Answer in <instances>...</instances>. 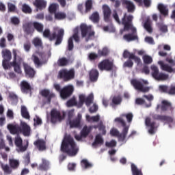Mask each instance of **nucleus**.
<instances>
[{
	"label": "nucleus",
	"mask_w": 175,
	"mask_h": 175,
	"mask_svg": "<svg viewBox=\"0 0 175 175\" xmlns=\"http://www.w3.org/2000/svg\"><path fill=\"white\" fill-rule=\"evenodd\" d=\"M22 12L23 13L31 14V13H32V9L31 8V7H29V5L27 4H23L22 5Z\"/></svg>",
	"instance_id": "864d4df0"
},
{
	"label": "nucleus",
	"mask_w": 175,
	"mask_h": 175,
	"mask_svg": "<svg viewBox=\"0 0 175 175\" xmlns=\"http://www.w3.org/2000/svg\"><path fill=\"white\" fill-rule=\"evenodd\" d=\"M144 27L147 31V32H149V33H152V27H151V20L149 18L146 20L144 24Z\"/></svg>",
	"instance_id": "e433bc0d"
},
{
	"label": "nucleus",
	"mask_w": 175,
	"mask_h": 175,
	"mask_svg": "<svg viewBox=\"0 0 175 175\" xmlns=\"http://www.w3.org/2000/svg\"><path fill=\"white\" fill-rule=\"evenodd\" d=\"M33 27L36 29V31H38V32L43 31V25H42V23H39L38 22H33Z\"/></svg>",
	"instance_id": "603ef678"
},
{
	"label": "nucleus",
	"mask_w": 175,
	"mask_h": 175,
	"mask_svg": "<svg viewBox=\"0 0 175 175\" xmlns=\"http://www.w3.org/2000/svg\"><path fill=\"white\" fill-rule=\"evenodd\" d=\"M124 66L125 68H132L133 66V62L132 59H129L126 62L124 63Z\"/></svg>",
	"instance_id": "774afa93"
},
{
	"label": "nucleus",
	"mask_w": 175,
	"mask_h": 175,
	"mask_svg": "<svg viewBox=\"0 0 175 175\" xmlns=\"http://www.w3.org/2000/svg\"><path fill=\"white\" fill-rule=\"evenodd\" d=\"M23 69L25 71V73L27 77H29V79H33L35 77V75L36 74V71L31 67V66L28 65V64L23 62Z\"/></svg>",
	"instance_id": "a211bd4d"
},
{
	"label": "nucleus",
	"mask_w": 175,
	"mask_h": 175,
	"mask_svg": "<svg viewBox=\"0 0 175 175\" xmlns=\"http://www.w3.org/2000/svg\"><path fill=\"white\" fill-rule=\"evenodd\" d=\"M92 131V126H89L88 127L87 126H84L82 131H81V135L83 136V137H87V136L90 135Z\"/></svg>",
	"instance_id": "f704fd0d"
},
{
	"label": "nucleus",
	"mask_w": 175,
	"mask_h": 175,
	"mask_svg": "<svg viewBox=\"0 0 175 175\" xmlns=\"http://www.w3.org/2000/svg\"><path fill=\"white\" fill-rule=\"evenodd\" d=\"M33 144L39 151H44V140L37 139Z\"/></svg>",
	"instance_id": "7c9ffc66"
},
{
	"label": "nucleus",
	"mask_w": 175,
	"mask_h": 175,
	"mask_svg": "<svg viewBox=\"0 0 175 175\" xmlns=\"http://www.w3.org/2000/svg\"><path fill=\"white\" fill-rule=\"evenodd\" d=\"M158 10H159L161 14L163 16H168L169 14V10L162 3L158 5Z\"/></svg>",
	"instance_id": "473e14b6"
},
{
	"label": "nucleus",
	"mask_w": 175,
	"mask_h": 175,
	"mask_svg": "<svg viewBox=\"0 0 175 175\" xmlns=\"http://www.w3.org/2000/svg\"><path fill=\"white\" fill-rule=\"evenodd\" d=\"M90 20L92 21L94 23H99V13L98 12H94L90 16Z\"/></svg>",
	"instance_id": "c03bdc74"
},
{
	"label": "nucleus",
	"mask_w": 175,
	"mask_h": 175,
	"mask_svg": "<svg viewBox=\"0 0 175 175\" xmlns=\"http://www.w3.org/2000/svg\"><path fill=\"white\" fill-rule=\"evenodd\" d=\"M98 57H106L109 54V49L107 48H103L102 50L98 51Z\"/></svg>",
	"instance_id": "5fc2aeb1"
},
{
	"label": "nucleus",
	"mask_w": 175,
	"mask_h": 175,
	"mask_svg": "<svg viewBox=\"0 0 175 175\" xmlns=\"http://www.w3.org/2000/svg\"><path fill=\"white\" fill-rule=\"evenodd\" d=\"M115 122L120 124V125H122V126L123 127V129H124V128H128V131H129V126H126V123L125 122V120H124L122 118H115Z\"/></svg>",
	"instance_id": "de8ad7c7"
},
{
	"label": "nucleus",
	"mask_w": 175,
	"mask_h": 175,
	"mask_svg": "<svg viewBox=\"0 0 175 175\" xmlns=\"http://www.w3.org/2000/svg\"><path fill=\"white\" fill-rule=\"evenodd\" d=\"M66 18V14L62 12L55 13V20H65Z\"/></svg>",
	"instance_id": "49530a36"
},
{
	"label": "nucleus",
	"mask_w": 175,
	"mask_h": 175,
	"mask_svg": "<svg viewBox=\"0 0 175 175\" xmlns=\"http://www.w3.org/2000/svg\"><path fill=\"white\" fill-rule=\"evenodd\" d=\"M102 9L104 21L105 23H110L111 21V9H110V7L106 4L103 5Z\"/></svg>",
	"instance_id": "dca6fc26"
},
{
	"label": "nucleus",
	"mask_w": 175,
	"mask_h": 175,
	"mask_svg": "<svg viewBox=\"0 0 175 175\" xmlns=\"http://www.w3.org/2000/svg\"><path fill=\"white\" fill-rule=\"evenodd\" d=\"M61 150L63 152H66L70 157H75L77 155L79 152V148L75 142V139L70 135H65L62 143Z\"/></svg>",
	"instance_id": "f03ea898"
},
{
	"label": "nucleus",
	"mask_w": 175,
	"mask_h": 175,
	"mask_svg": "<svg viewBox=\"0 0 175 175\" xmlns=\"http://www.w3.org/2000/svg\"><path fill=\"white\" fill-rule=\"evenodd\" d=\"M159 91H160V92H163L164 94H168L169 86H167L166 85H160L159 86Z\"/></svg>",
	"instance_id": "13d9d810"
},
{
	"label": "nucleus",
	"mask_w": 175,
	"mask_h": 175,
	"mask_svg": "<svg viewBox=\"0 0 175 175\" xmlns=\"http://www.w3.org/2000/svg\"><path fill=\"white\" fill-rule=\"evenodd\" d=\"M110 134L111 136H116L120 140V142H124L126 139V135H128V127L122 129L121 133L116 129H111L110 131Z\"/></svg>",
	"instance_id": "1a4fd4ad"
},
{
	"label": "nucleus",
	"mask_w": 175,
	"mask_h": 175,
	"mask_svg": "<svg viewBox=\"0 0 175 175\" xmlns=\"http://www.w3.org/2000/svg\"><path fill=\"white\" fill-rule=\"evenodd\" d=\"M131 84L135 90H137L141 92H148V91H150L149 87H144V85H143L142 82L136 79H133L131 81Z\"/></svg>",
	"instance_id": "4468645a"
},
{
	"label": "nucleus",
	"mask_w": 175,
	"mask_h": 175,
	"mask_svg": "<svg viewBox=\"0 0 175 175\" xmlns=\"http://www.w3.org/2000/svg\"><path fill=\"white\" fill-rule=\"evenodd\" d=\"M75 68H71L69 70L68 69H62L59 72V79H62L64 81H70L75 79Z\"/></svg>",
	"instance_id": "423d86ee"
},
{
	"label": "nucleus",
	"mask_w": 175,
	"mask_h": 175,
	"mask_svg": "<svg viewBox=\"0 0 175 175\" xmlns=\"http://www.w3.org/2000/svg\"><path fill=\"white\" fill-rule=\"evenodd\" d=\"M88 58L90 61H95L96 59H98V58H100V57L98 54H96L92 52L89 54Z\"/></svg>",
	"instance_id": "052dcab7"
},
{
	"label": "nucleus",
	"mask_w": 175,
	"mask_h": 175,
	"mask_svg": "<svg viewBox=\"0 0 175 175\" xmlns=\"http://www.w3.org/2000/svg\"><path fill=\"white\" fill-rule=\"evenodd\" d=\"M81 166L82 169H91L92 163H90L88 160L83 159L81 161Z\"/></svg>",
	"instance_id": "58836bf2"
},
{
	"label": "nucleus",
	"mask_w": 175,
	"mask_h": 175,
	"mask_svg": "<svg viewBox=\"0 0 175 175\" xmlns=\"http://www.w3.org/2000/svg\"><path fill=\"white\" fill-rule=\"evenodd\" d=\"M51 121L52 124H55L57 121H62V116L61 112L57 109H52L51 111Z\"/></svg>",
	"instance_id": "412c9836"
},
{
	"label": "nucleus",
	"mask_w": 175,
	"mask_h": 175,
	"mask_svg": "<svg viewBox=\"0 0 175 175\" xmlns=\"http://www.w3.org/2000/svg\"><path fill=\"white\" fill-rule=\"evenodd\" d=\"M143 61L146 65H150V64L152 63V57L148 55H144L143 56Z\"/></svg>",
	"instance_id": "6e6d98bb"
},
{
	"label": "nucleus",
	"mask_w": 175,
	"mask_h": 175,
	"mask_svg": "<svg viewBox=\"0 0 175 175\" xmlns=\"http://www.w3.org/2000/svg\"><path fill=\"white\" fill-rule=\"evenodd\" d=\"M145 125L149 128L148 133L150 135H154L155 133V131H157V129L158 128L157 126V122H152L150 117H147L146 118Z\"/></svg>",
	"instance_id": "2eb2a0df"
},
{
	"label": "nucleus",
	"mask_w": 175,
	"mask_h": 175,
	"mask_svg": "<svg viewBox=\"0 0 175 175\" xmlns=\"http://www.w3.org/2000/svg\"><path fill=\"white\" fill-rule=\"evenodd\" d=\"M31 59L33 62H34L36 68H40V66H42V65H43V62H42V61H40V59H39V57L36 55H32Z\"/></svg>",
	"instance_id": "ea45409f"
},
{
	"label": "nucleus",
	"mask_w": 175,
	"mask_h": 175,
	"mask_svg": "<svg viewBox=\"0 0 175 175\" xmlns=\"http://www.w3.org/2000/svg\"><path fill=\"white\" fill-rule=\"evenodd\" d=\"M1 167L5 174H12V169L8 165H3Z\"/></svg>",
	"instance_id": "680f3d73"
},
{
	"label": "nucleus",
	"mask_w": 175,
	"mask_h": 175,
	"mask_svg": "<svg viewBox=\"0 0 175 175\" xmlns=\"http://www.w3.org/2000/svg\"><path fill=\"white\" fill-rule=\"evenodd\" d=\"M152 70V76L155 80H167L169 75L159 72V69L155 65H152L150 67Z\"/></svg>",
	"instance_id": "6e6552de"
},
{
	"label": "nucleus",
	"mask_w": 175,
	"mask_h": 175,
	"mask_svg": "<svg viewBox=\"0 0 175 175\" xmlns=\"http://www.w3.org/2000/svg\"><path fill=\"white\" fill-rule=\"evenodd\" d=\"M98 131L101 132V135H106V126L103 124V122L102 121L99 122Z\"/></svg>",
	"instance_id": "4d7b16f0"
},
{
	"label": "nucleus",
	"mask_w": 175,
	"mask_h": 175,
	"mask_svg": "<svg viewBox=\"0 0 175 175\" xmlns=\"http://www.w3.org/2000/svg\"><path fill=\"white\" fill-rule=\"evenodd\" d=\"M57 64L61 67L68 66L69 65V59H66V57H61L57 60Z\"/></svg>",
	"instance_id": "72a5a7b5"
},
{
	"label": "nucleus",
	"mask_w": 175,
	"mask_h": 175,
	"mask_svg": "<svg viewBox=\"0 0 175 175\" xmlns=\"http://www.w3.org/2000/svg\"><path fill=\"white\" fill-rule=\"evenodd\" d=\"M33 5L37 8L41 10L44 7V0H35Z\"/></svg>",
	"instance_id": "a18cd8bd"
},
{
	"label": "nucleus",
	"mask_w": 175,
	"mask_h": 175,
	"mask_svg": "<svg viewBox=\"0 0 175 175\" xmlns=\"http://www.w3.org/2000/svg\"><path fill=\"white\" fill-rule=\"evenodd\" d=\"M68 107H72V106H77L78 103L76 100V97H72L71 99L68 100L66 103Z\"/></svg>",
	"instance_id": "3c124183"
},
{
	"label": "nucleus",
	"mask_w": 175,
	"mask_h": 175,
	"mask_svg": "<svg viewBox=\"0 0 175 175\" xmlns=\"http://www.w3.org/2000/svg\"><path fill=\"white\" fill-rule=\"evenodd\" d=\"M10 165L12 169H17L20 166V162L16 159H10Z\"/></svg>",
	"instance_id": "8fccbe9b"
},
{
	"label": "nucleus",
	"mask_w": 175,
	"mask_h": 175,
	"mask_svg": "<svg viewBox=\"0 0 175 175\" xmlns=\"http://www.w3.org/2000/svg\"><path fill=\"white\" fill-rule=\"evenodd\" d=\"M90 80L93 83L95 81H98V77H99V71L96 69H92L90 70Z\"/></svg>",
	"instance_id": "a878e982"
},
{
	"label": "nucleus",
	"mask_w": 175,
	"mask_h": 175,
	"mask_svg": "<svg viewBox=\"0 0 175 175\" xmlns=\"http://www.w3.org/2000/svg\"><path fill=\"white\" fill-rule=\"evenodd\" d=\"M44 98L45 103H51V99L55 98V94L53 92H51L49 90H44Z\"/></svg>",
	"instance_id": "cd10ccee"
},
{
	"label": "nucleus",
	"mask_w": 175,
	"mask_h": 175,
	"mask_svg": "<svg viewBox=\"0 0 175 175\" xmlns=\"http://www.w3.org/2000/svg\"><path fill=\"white\" fill-rule=\"evenodd\" d=\"M122 4L126 6L129 13H133L135 12V4L129 0H124Z\"/></svg>",
	"instance_id": "bb28decb"
},
{
	"label": "nucleus",
	"mask_w": 175,
	"mask_h": 175,
	"mask_svg": "<svg viewBox=\"0 0 175 175\" xmlns=\"http://www.w3.org/2000/svg\"><path fill=\"white\" fill-rule=\"evenodd\" d=\"M32 43L35 47H40L42 46V40L36 38L33 40Z\"/></svg>",
	"instance_id": "e2e57ef3"
},
{
	"label": "nucleus",
	"mask_w": 175,
	"mask_h": 175,
	"mask_svg": "<svg viewBox=\"0 0 175 175\" xmlns=\"http://www.w3.org/2000/svg\"><path fill=\"white\" fill-rule=\"evenodd\" d=\"M159 64L161 66L162 70H165V72H168L169 73H172V72H174V70H173L172 66H169V64H165L162 62H159Z\"/></svg>",
	"instance_id": "4c0bfd02"
},
{
	"label": "nucleus",
	"mask_w": 175,
	"mask_h": 175,
	"mask_svg": "<svg viewBox=\"0 0 175 175\" xmlns=\"http://www.w3.org/2000/svg\"><path fill=\"white\" fill-rule=\"evenodd\" d=\"M85 103V96L84 94L79 95V102L78 103L77 107H83V105Z\"/></svg>",
	"instance_id": "bf43d9fd"
},
{
	"label": "nucleus",
	"mask_w": 175,
	"mask_h": 175,
	"mask_svg": "<svg viewBox=\"0 0 175 175\" xmlns=\"http://www.w3.org/2000/svg\"><path fill=\"white\" fill-rule=\"evenodd\" d=\"M81 118L82 116L81 113H78L77 118L72 120L67 121V124L70 125V128H80L81 126Z\"/></svg>",
	"instance_id": "f3484780"
},
{
	"label": "nucleus",
	"mask_w": 175,
	"mask_h": 175,
	"mask_svg": "<svg viewBox=\"0 0 175 175\" xmlns=\"http://www.w3.org/2000/svg\"><path fill=\"white\" fill-rule=\"evenodd\" d=\"M73 91H75V88H73V85H69L65 86L60 91V97L62 99H68V98H70V96H72Z\"/></svg>",
	"instance_id": "9d476101"
},
{
	"label": "nucleus",
	"mask_w": 175,
	"mask_h": 175,
	"mask_svg": "<svg viewBox=\"0 0 175 175\" xmlns=\"http://www.w3.org/2000/svg\"><path fill=\"white\" fill-rule=\"evenodd\" d=\"M85 10H84V4L79 3L77 5V9L81 14H87V13H90L92 10V0H87L85 3Z\"/></svg>",
	"instance_id": "f8f14e48"
},
{
	"label": "nucleus",
	"mask_w": 175,
	"mask_h": 175,
	"mask_svg": "<svg viewBox=\"0 0 175 175\" xmlns=\"http://www.w3.org/2000/svg\"><path fill=\"white\" fill-rule=\"evenodd\" d=\"M14 143L15 146L19 148L20 151L22 152L27 151V149L28 148V142H27L26 145L23 146V139H21L20 135H17V137H15Z\"/></svg>",
	"instance_id": "4be33fe9"
},
{
	"label": "nucleus",
	"mask_w": 175,
	"mask_h": 175,
	"mask_svg": "<svg viewBox=\"0 0 175 175\" xmlns=\"http://www.w3.org/2000/svg\"><path fill=\"white\" fill-rule=\"evenodd\" d=\"M45 64L49 61V58H51V46L47 45L46 48L45 49Z\"/></svg>",
	"instance_id": "37998d69"
},
{
	"label": "nucleus",
	"mask_w": 175,
	"mask_h": 175,
	"mask_svg": "<svg viewBox=\"0 0 175 175\" xmlns=\"http://www.w3.org/2000/svg\"><path fill=\"white\" fill-rule=\"evenodd\" d=\"M1 55L3 58L2 66L3 69L8 70L10 68L9 62L12 60V52L9 49H3L1 51Z\"/></svg>",
	"instance_id": "39448f33"
},
{
	"label": "nucleus",
	"mask_w": 175,
	"mask_h": 175,
	"mask_svg": "<svg viewBox=\"0 0 175 175\" xmlns=\"http://www.w3.org/2000/svg\"><path fill=\"white\" fill-rule=\"evenodd\" d=\"M168 95H175V85L172 84L168 87Z\"/></svg>",
	"instance_id": "338daca9"
},
{
	"label": "nucleus",
	"mask_w": 175,
	"mask_h": 175,
	"mask_svg": "<svg viewBox=\"0 0 175 175\" xmlns=\"http://www.w3.org/2000/svg\"><path fill=\"white\" fill-rule=\"evenodd\" d=\"M33 23H27L23 25V29L26 33L29 35V33H32L33 32V28H32Z\"/></svg>",
	"instance_id": "c9c22d12"
},
{
	"label": "nucleus",
	"mask_w": 175,
	"mask_h": 175,
	"mask_svg": "<svg viewBox=\"0 0 175 175\" xmlns=\"http://www.w3.org/2000/svg\"><path fill=\"white\" fill-rule=\"evenodd\" d=\"M143 98H145V99H147L148 101V103L147 104L146 103V100L143 99L142 98H137L135 100V105H145L146 107H151V102L154 100V96L152 94H148V95H144Z\"/></svg>",
	"instance_id": "9b49d317"
},
{
	"label": "nucleus",
	"mask_w": 175,
	"mask_h": 175,
	"mask_svg": "<svg viewBox=\"0 0 175 175\" xmlns=\"http://www.w3.org/2000/svg\"><path fill=\"white\" fill-rule=\"evenodd\" d=\"M21 133L23 136H31V126L25 122H21L20 124Z\"/></svg>",
	"instance_id": "5701e85b"
},
{
	"label": "nucleus",
	"mask_w": 175,
	"mask_h": 175,
	"mask_svg": "<svg viewBox=\"0 0 175 175\" xmlns=\"http://www.w3.org/2000/svg\"><path fill=\"white\" fill-rule=\"evenodd\" d=\"M99 120H100L99 115H96L95 116H90V115L86 116V120L88 122H98Z\"/></svg>",
	"instance_id": "79ce46f5"
},
{
	"label": "nucleus",
	"mask_w": 175,
	"mask_h": 175,
	"mask_svg": "<svg viewBox=\"0 0 175 175\" xmlns=\"http://www.w3.org/2000/svg\"><path fill=\"white\" fill-rule=\"evenodd\" d=\"M98 68L101 72H103V70L111 72L114 69V62L109 59H105L98 64Z\"/></svg>",
	"instance_id": "0eeeda50"
},
{
	"label": "nucleus",
	"mask_w": 175,
	"mask_h": 175,
	"mask_svg": "<svg viewBox=\"0 0 175 175\" xmlns=\"http://www.w3.org/2000/svg\"><path fill=\"white\" fill-rule=\"evenodd\" d=\"M92 28V26H90V25L88 26L85 23H82L80 25V29H81L82 38H85V36H87V35H88V32H90V31H91Z\"/></svg>",
	"instance_id": "393cba45"
},
{
	"label": "nucleus",
	"mask_w": 175,
	"mask_h": 175,
	"mask_svg": "<svg viewBox=\"0 0 175 175\" xmlns=\"http://www.w3.org/2000/svg\"><path fill=\"white\" fill-rule=\"evenodd\" d=\"M153 118L157 120V121H161V122H165L166 124H172L174 121L172 116H167L166 115H154Z\"/></svg>",
	"instance_id": "6ab92c4d"
},
{
	"label": "nucleus",
	"mask_w": 175,
	"mask_h": 175,
	"mask_svg": "<svg viewBox=\"0 0 175 175\" xmlns=\"http://www.w3.org/2000/svg\"><path fill=\"white\" fill-rule=\"evenodd\" d=\"M103 143H105V141L103 140L102 135H100V134H98L96 135L94 142L92 143V147H96L97 146H102Z\"/></svg>",
	"instance_id": "c85d7f7f"
},
{
	"label": "nucleus",
	"mask_w": 175,
	"mask_h": 175,
	"mask_svg": "<svg viewBox=\"0 0 175 175\" xmlns=\"http://www.w3.org/2000/svg\"><path fill=\"white\" fill-rule=\"evenodd\" d=\"M57 8H58V5L51 4L49 8V12L55 14V13H57Z\"/></svg>",
	"instance_id": "69168bd1"
},
{
	"label": "nucleus",
	"mask_w": 175,
	"mask_h": 175,
	"mask_svg": "<svg viewBox=\"0 0 175 175\" xmlns=\"http://www.w3.org/2000/svg\"><path fill=\"white\" fill-rule=\"evenodd\" d=\"M85 103L88 107L91 106L92 103H94V94L91 93L88 96L85 98Z\"/></svg>",
	"instance_id": "09e8293b"
},
{
	"label": "nucleus",
	"mask_w": 175,
	"mask_h": 175,
	"mask_svg": "<svg viewBox=\"0 0 175 175\" xmlns=\"http://www.w3.org/2000/svg\"><path fill=\"white\" fill-rule=\"evenodd\" d=\"M121 102H122V98L120 96H114L112 98V102L110 104L111 107H116V106H118V105H121Z\"/></svg>",
	"instance_id": "c756f323"
},
{
	"label": "nucleus",
	"mask_w": 175,
	"mask_h": 175,
	"mask_svg": "<svg viewBox=\"0 0 175 175\" xmlns=\"http://www.w3.org/2000/svg\"><path fill=\"white\" fill-rule=\"evenodd\" d=\"M131 172L133 175H143L142 170H139L134 163H131Z\"/></svg>",
	"instance_id": "a19ab883"
},
{
	"label": "nucleus",
	"mask_w": 175,
	"mask_h": 175,
	"mask_svg": "<svg viewBox=\"0 0 175 175\" xmlns=\"http://www.w3.org/2000/svg\"><path fill=\"white\" fill-rule=\"evenodd\" d=\"M64 34L65 31L62 29L58 31L57 35L55 31L51 33V32H50V29H44V38L50 40V42H53V40H55V39H56V41L55 42V46H58L61 44V43H62Z\"/></svg>",
	"instance_id": "7ed1b4c3"
},
{
	"label": "nucleus",
	"mask_w": 175,
	"mask_h": 175,
	"mask_svg": "<svg viewBox=\"0 0 175 175\" xmlns=\"http://www.w3.org/2000/svg\"><path fill=\"white\" fill-rule=\"evenodd\" d=\"M8 129H9L12 135H18L21 132V129H20V125L18 124H8Z\"/></svg>",
	"instance_id": "b1692460"
},
{
	"label": "nucleus",
	"mask_w": 175,
	"mask_h": 175,
	"mask_svg": "<svg viewBox=\"0 0 175 175\" xmlns=\"http://www.w3.org/2000/svg\"><path fill=\"white\" fill-rule=\"evenodd\" d=\"M21 113L22 117L23 118H25V120H29L31 118V116H29V112H28V109H27V107H25V105L21 106Z\"/></svg>",
	"instance_id": "2f4dec72"
},
{
	"label": "nucleus",
	"mask_w": 175,
	"mask_h": 175,
	"mask_svg": "<svg viewBox=\"0 0 175 175\" xmlns=\"http://www.w3.org/2000/svg\"><path fill=\"white\" fill-rule=\"evenodd\" d=\"M159 107H160L161 111H167V110L171 111V113H173V111H174V107H173L172 103L169 102L167 100H163L161 101V105H157V106L156 107L157 111H158V110H159Z\"/></svg>",
	"instance_id": "ddd939ff"
},
{
	"label": "nucleus",
	"mask_w": 175,
	"mask_h": 175,
	"mask_svg": "<svg viewBox=\"0 0 175 175\" xmlns=\"http://www.w3.org/2000/svg\"><path fill=\"white\" fill-rule=\"evenodd\" d=\"M21 91L23 94H29L32 91V86L28 81L23 80L20 83Z\"/></svg>",
	"instance_id": "aec40b11"
},
{
	"label": "nucleus",
	"mask_w": 175,
	"mask_h": 175,
	"mask_svg": "<svg viewBox=\"0 0 175 175\" xmlns=\"http://www.w3.org/2000/svg\"><path fill=\"white\" fill-rule=\"evenodd\" d=\"M157 25L158 28H159V29L161 32H164V33L167 32V26H166L162 23H157Z\"/></svg>",
	"instance_id": "0e129e2a"
},
{
	"label": "nucleus",
	"mask_w": 175,
	"mask_h": 175,
	"mask_svg": "<svg viewBox=\"0 0 175 175\" xmlns=\"http://www.w3.org/2000/svg\"><path fill=\"white\" fill-rule=\"evenodd\" d=\"M14 59L12 62L10 63L11 66H13L14 71L18 75H21L23 70H21V63L23 62V58L17 55V51L14 49L13 51Z\"/></svg>",
	"instance_id": "20e7f679"
},
{
	"label": "nucleus",
	"mask_w": 175,
	"mask_h": 175,
	"mask_svg": "<svg viewBox=\"0 0 175 175\" xmlns=\"http://www.w3.org/2000/svg\"><path fill=\"white\" fill-rule=\"evenodd\" d=\"M133 21V16H126V14H124L123 18H122V24L124 25V31H129V29H131L132 31V33L125 34L123 36V39L126 40V42L139 40V37L135 34L136 28L133 27V25L132 24Z\"/></svg>",
	"instance_id": "f257e3e1"
}]
</instances>
